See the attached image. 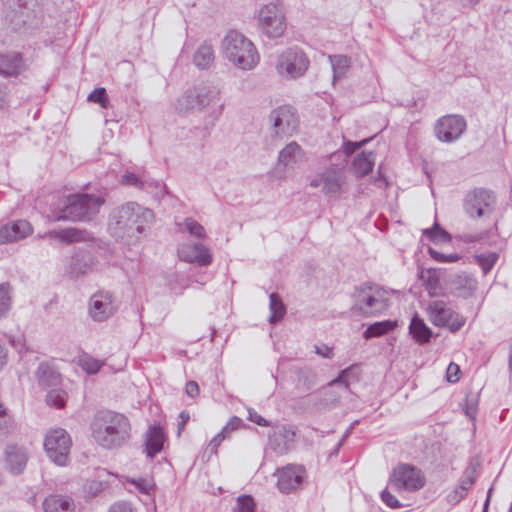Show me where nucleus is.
Wrapping results in <instances>:
<instances>
[{
	"label": "nucleus",
	"mask_w": 512,
	"mask_h": 512,
	"mask_svg": "<svg viewBox=\"0 0 512 512\" xmlns=\"http://www.w3.org/2000/svg\"><path fill=\"white\" fill-rule=\"evenodd\" d=\"M223 53L226 59L241 70H251L259 62L256 47L242 33L231 30L222 40Z\"/></svg>",
	"instance_id": "nucleus-6"
},
{
	"label": "nucleus",
	"mask_w": 512,
	"mask_h": 512,
	"mask_svg": "<svg viewBox=\"0 0 512 512\" xmlns=\"http://www.w3.org/2000/svg\"><path fill=\"white\" fill-rule=\"evenodd\" d=\"M36 375L39 384L44 387L56 386L60 381V374L47 363L39 365Z\"/></svg>",
	"instance_id": "nucleus-32"
},
{
	"label": "nucleus",
	"mask_w": 512,
	"mask_h": 512,
	"mask_svg": "<svg viewBox=\"0 0 512 512\" xmlns=\"http://www.w3.org/2000/svg\"><path fill=\"white\" fill-rule=\"evenodd\" d=\"M475 476L473 471H466L459 481V484L447 495V502L452 505L458 504L467 495L468 490L474 485Z\"/></svg>",
	"instance_id": "nucleus-25"
},
{
	"label": "nucleus",
	"mask_w": 512,
	"mask_h": 512,
	"mask_svg": "<svg viewBox=\"0 0 512 512\" xmlns=\"http://www.w3.org/2000/svg\"><path fill=\"white\" fill-rule=\"evenodd\" d=\"M496 196L486 188H474L463 199V209L470 218L490 216L495 210Z\"/></svg>",
	"instance_id": "nucleus-9"
},
{
	"label": "nucleus",
	"mask_w": 512,
	"mask_h": 512,
	"mask_svg": "<svg viewBox=\"0 0 512 512\" xmlns=\"http://www.w3.org/2000/svg\"><path fill=\"white\" fill-rule=\"evenodd\" d=\"M152 218V210L143 208L135 202H128L112 212L109 227L118 237H132L141 234L144 225Z\"/></svg>",
	"instance_id": "nucleus-3"
},
{
	"label": "nucleus",
	"mask_w": 512,
	"mask_h": 512,
	"mask_svg": "<svg viewBox=\"0 0 512 512\" xmlns=\"http://www.w3.org/2000/svg\"><path fill=\"white\" fill-rule=\"evenodd\" d=\"M215 55L212 45L204 42L201 44L193 56V62L199 69H207L214 62Z\"/></svg>",
	"instance_id": "nucleus-31"
},
{
	"label": "nucleus",
	"mask_w": 512,
	"mask_h": 512,
	"mask_svg": "<svg viewBox=\"0 0 512 512\" xmlns=\"http://www.w3.org/2000/svg\"><path fill=\"white\" fill-rule=\"evenodd\" d=\"M17 429L14 418L9 414L7 408L0 402V439L12 435Z\"/></svg>",
	"instance_id": "nucleus-35"
},
{
	"label": "nucleus",
	"mask_w": 512,
	"mask_h": 512,
	"mask_svg": "<svg viewBox=\"0 0 512 512\" xmlns=\"http://www.w3.org/2000/svg\"><path fill=\"white\" fill-rule=\"evenodd\" d=\"M175 109L181 114L206 113L205 129L210 130L223 113L224 103L220 90L212 85H198L187 89L175 102Z\"/></svg>",
	"instance_id": "nucleus-1"
},
{
	"label": "nucleus",
	"mask_w": 512,
	"mask_h": 512,
	"mask_svg": "<svg viewBox=\"0 0 512 512\" xmlns=\"http://www.w3.org/2000/svg\"><path fill=\"white\" fill-rule=\"evenodd\" d=\"M224 441V438L222 435L217 434L208 444L207 449L210 451L211 454H217L218 447L220 444Z\"/></svg>",
	"instance_id": "nucleus-56"
},
{
	"label": "nucleus",
	"mask_w": 512,
	"mask_h": 512,
	"mask_svg": "<svg viewBox=\"0 0 512 512\" xmlns=\"http://www.w3.org/2000/svg\"><path fill=\"white\" fill-rule=\"evenodd\" d=\"M460 372L459 366L455 363H450L447 368V380L451 383H455L459 380L458 374Z\"/></svg>",
	"instance_id": "nucleus-52"
},
{
	"label": "nucleus",
	"mask_w": 512,
	"mask_h": 512,
	"mask_svg": "<svg viewBox=\"0 0 512 512\" xmlns=\"http://www.w3.org/2000/svg\"><path fill=\"white\" fill-rule=\"evenodd\" d=\"M22 66L23 60L19 53L0 54V75L5 77L17 76L20 74Z\"/></svg>",
	"instance_id": "nucleus-26"
},
{
	"label": "nucleus",
	"mask_w": 512,
	"mask_h": 512,
	"mask_svg": "<svg viewBox=\"0 0 512 512\" xmlns=\"http://www.w3.org/2000/svg\"><path fill=\"white\" fill-rule=\"evenodd\" d=\"M421 278L424 279L426 289L429 292L430 295H435V291L438 288L439 280L436 276L435 272L433 271H426L425 273H421Z\"/></svg>",
	"instance_id": "nucleus-48"
},
{
	"label": "nucleus",
	"mask_w": 512,
	"mask_h": 512,
	"mask_svg": "<svg viewBox=\"0 0 512 512\" xmlns=\"http://www.w3.org/2000/svg\"><path fill=\"white\" fill-rule=\"evenodd\" d=\"M369 141V139H364L360 142H346L345 143V153L350 155L352 153H354L357 149H359L360 147H362L363 145H365L367 142Z\"/></svg>",
	"instance_id": "nucleus-55"
},
{
	"label": "nucleus",
	"mask_w": 512,
	"mask_h": 512,
	"mask_svg": "<svg viewBox=\"0 0 512 512\" xmlns=\"http://www.w3.org/2000/svg\"><path fill=\"white\" fill-rule=\"evenodd\" d=\"M78 365L88 374H96L101 367L104 365L103 361H100L88 354H83L78 359Z\"/></svg>",
	"instance_id": "nucleus-39"
},
{
	"label": "nucleus",
	"mask_w": 512,
	"mask_h": 512,
	"mask_svg": "<svg viewBox=\"0 0 512 512\" xmlns=\"http://www.w3.org/2000/svg\"><path fill=\"white\" fill-rule=\"evenodd\" d=\"M87 100L89 102L98 103L102 108H108L109 106V99L106 94L105 88H96L94 91H92Z\"/></svg>",
	"instance_id": "nucleus-47"
},
{
	"label": "nucleus",
	"mask_w": 512,
	"mask_h": 512,
	"mask_svg": "<svg viewBox=\"0 0 512 512\" xmlns=\"http://www.w3.org/2000/svg\"><path fill=\"white\" fill-rule=\"evenodd\" d=\"M67 394L61 389H53L48 392L46 396V402L49 406L56 407L58 409L63 408L66 403Z\"/></svg>",
	"instance_id": "nucleus-43"
},
{
	"label": "nucleus",
	"mask_w": 512,
	"mask_h": 512,
	"mask_svg": "<svg viewBox=\"0 0 512 512\" xmlns=\"http://www.w3.org/2000/svg\"><path fill=\"white\" fill-rule=\"evenodd\" d=\"M309 64L307 55L301 49L292 47L279 54L275 68L282 78L294 80L306 73Z\"/></svg>",
	"instance_id": "nucleus-7"
},
{
	"label": "nucleus",
	"mask_w": 512,
	"mask_h": 512,
	"mask_svg": "<svg viewBox=\"0 0 512 512\" xmlns=\"http://www.w3.org/2000/svg\"><path fill=\"white\" fill-rule=\"evenodd\" d=\"M248 419L259 426L268 427L270 423L259 415L254 409H248Z\"/></svg>",
	"instance_id": "nucleus-51"
},
{
	"label": "nucleus",
	"mask_w": 512,
	"mask_h": 512,
	"mask_svg": "<svg viewBox=\"0 0 512 512\" xmlns=\"http://www.w3.org/2000/svg\"><path fill=\"white\" fill-rule=\"evenodd\" d=\"M230 433H231V430H226V425H225L218 434L222 435V437L225 440L227 437H229Z\"/></svg>",
	"instance_id": "nucleus-64"
},
{
	"label": "nucleus",
	"mask_w": 512,
	"mask_h": 512,
	"mask_svg": "<svg viewBox=\"0 0 512 512\" xmlns=\"http://www.w3.org/2000/svg\"><path fill=\"white\" fill-rule=\"evenodd\" d=\"M122 183L153 193L156 196H163L166 193L165 185L163 183L147 177H140L133 172H126L122 176Z\"/></svg>",
	"instance_id": "nucleus-22"
},
{
	"label": "nucleus",
	"mask_w": 512,
	"mask_h": 512,
	"mask_svg": "<svg viewBox=\"0 0 512 512\" xmlns=\"http://www.w3.org/2000/svg\"><path fill=\"white\" fill-rule=\"evenodd\" d=\"M7 363V351L0 343V369Z\"/></svg>",
	"instance_id": "nucleus-62"
},
{
	"label": "nucleus",
	"mask_w": 512,
	"mask_h": 512,
	"mask_svg": "<svg viewBox=\"0 0 512 512\" xmlns=\"http://www.w3.org/2000/svg\"><path fill=\"white\" fill-rule=\"evenodd\" d=\"M269 299H270L269 308H270V313H271V315L269 317V321H270V323H276V322L280 321L286 314V307L283 304L279 295L276 293H271L269 296Z\"/></svg>",
	"instance_id": "nucleus-38"
},
{
	"label": "nucleus",
	"mask_w": 512,
	"mask_h": 512,
	"mask_svg": "<svg viewBox=\"0 0 512 512\" xmlns=\"http://www.w3.org/2000/svg\"><path fill=\"white\" fill-rule=\"evenodd\" d=\"M453 284L455 289L458 291V295L463 297L472 295L477 288L476 280L465 273L457 275L453 280Z\"/></svg>",
	"instance_id": "nucleus-34"
},
{
	"label": "nucleus",
	"mask_w": 512,
	"mask_h": 512,
	"mask_svg": "<svg viewBox=\"0 0 512 512\" xmlns=\"http://www.w3.org/2000/svg\"><path fill=\"white\" fill-rule=\"evenodd\" d=\"M234 512H255V502L249 495H242L237 498Z\"/></svg>",
	"instance_id": "nucleus-46"
},
{
	"label": "nucleus",
	"mask_w": 512,
	"mask_h": 512,
	"mask_svg": "<svg viewBox=\"0 0 512 512\" xmlns=\"http://www.w3.org/2000/svg\"><path fill=\"white\" fill-rule=\"evenodd\" d=\"M165 440V433L160 426L149 427L145 440L147 456L153 458L158 454L162 450Z\"/></svg>",
	"instance_id": "nucleus-24"
},
{
	"label": "nucleus",
	"mask_w": 512,
	"mask_h": 512,
	"mask_svg": "<svg viewBox=\"0 0 512 512\" xmlns=\"http://www.w3.org/2000/svg\"><path fill=\"white\" fill-rule=\"evenodd\" d=\"M242 424V420L236 416L232 417L228 423L226 424V430H231V432L237 430Z\"/></svg>",
	"instance_id": "nucleus-60"
},
{
	"label": "nucleus",
	"mask_w": 512,
	"mask_h": 512,
	"mask_svg": "<svg viewBox=\"0 0 512 512\" xmlns=\"http://www.w3.org/2000/svg\"><path fill=\"white\" fill-rule=\"evenodd\" d=\"M429 255L432 259H434L437 262L440 263H453L457 262L460 259V256L458 254H444L441 252H438L432 248H429L428 250Z\"/></svg>",
	"instance_id": "nucleus-49"
},
{
	"label": "nucleus",
	"mask_w": 512,
	"mask_h": 512,
	"mask_svg": "<svg viewBox=\"0 0 512 512\" xmlns=\"http://www.w3.org/2000/svg\"><path fill=\"white\" fill-rule=\"evenodd\" d=\"M498 259L499 255L496 252H489L486 254L475 256L477 264L481 267L485 275L491 271V269L494 267Z\"/></svg>",
	"instance_id": "nucleus-41"
},
{
	"label": "nucleus",
	"mask_w": 512,
	"mask_h": 512,
	"mask_svg": "<svg viewBox=\"0 0 512 512\" xmlns=\"http://www.w3.org/2000/svg\"><path fill=\"white\" fill-rule=\"evenodd\" d=\"M190 416H189V413H187L186 411H182L180 414H179V422H178V434L181 433V431L184 429L186 423L188 422Z\"/></svg>",
	"instance_id": "nucleus-61"
},
{
	"label": "nucleus",
	"mask_w": 512,
	"mask_h": 512,
	"mask_svg": "<svg viewBox=\"0 0 512 512\" xmlns=\"http://www.w3.org/2000/svg\"><path fill=\"white\" fill-rule=\"evenodd\" d=\"M389 300V292L385 288L366 282L355 288L351 310L365 317L379 316L388 309Z\"/></svg>",
	"instance_id": "nucleus-4"
},
{
	"label": "nucleus",
	"mask_w": 512,
	"mask_h": 512,
	"mask_svg": "<svg viewBox=\"0 0 512 512\" xmlns=\"http://www.w3.org/2000/svg\"><path fill=\"white\" fill-rule=\"evenodd\" d=\"M480 239H481V237L478 235H465L464 236V241L468 242V243L476 242V241H479Z\"/></svg>",
	"instance_id": "nucleus-63"
},
{
	"label": "nucleus",
	"mask_w": 512,
	"mask_h": 512,
	"mask_svg": "<svg viewBox=\"0 0 512 512\" xmlns=\"http://www.w3.org/2000/svg\"><path fill=\"white\" fill-rule=\"evenodd\" d=\"M178 255L181 260L188 263H196L199 266H207L212 262V254L209 249L201 243H186L178 248Z\"/></svg>",
	"instance_id": "nucleus-19"
},
{
	"label": "nucleus",
	"mask_w": 512,
	"mask_h": 512,
	"mask_svg": "<svg viewBox=\"0 0 512 512\" xmlns=\"http://www.w3.org/2000/svg\"><path fill=\"white\" fill-rule=\"evenodd\" d=\"M74 502L69 497L50 495L43 502L44 512H74Z\"/></svg>",
	"instance_id": "nucleus-27"
},
{
	"label": "nucleus",
	"mask_w": 512,
	"mask_h": 512,
	"mask_svg": "<svg viewBox=\"0 0 512 512\" xmlns=\"http://www.w3.org/2000/svg\"><path fill=\"white\" fill-rule=\"evenodd\" d=\"M313 188H322V192L328 197H338L346 186V176L342 169L330 167L322 174L310 181Z\"/></svg>",
	"instance_id": "nucleus-14"
},
{
	"label": "nucleus",
	"mask_w": 512,
	"mask_h": 512,
	"mask_svg": "<svg viewBox=\"0 0 512 512\" xmlns=\"http://www.w3.org/2000/svg\"><path fill=\"white\" fill-rule=\"evenodd\" d=\"M395 327V323L390 320L375 322L367 327L363 336L365 339H371L374 337H380Z\"/></svg>",
	"instance_id": "nucleus-37"
},
{
	"label": "nucleus",
	"mask_w": 512,
	"mask_h": 512,
	"mask_svg": "<svg viewBox=\"0 0 512 512\" xmlns=\"http://www.w3.org/2000/svg\"><path fill=\"white\" fill-rule=\"evenodd\" d=\"M48 236L50 238L59 239L60 241L68 244L75 242H89L93 240L92 235L87 230L78 228L49 231Z\"/></svg>",
	"instance_id": "nucleus-23"
},
{
	"label": "nucleus",
	"mask_w": 512,
	"mask_h": 512,
	"mask_svg": "<svg viewBox=\"0 0 512 512\" xmlns=\"http://www.w3.org/2000/svg\"><path fill=\"white\" fill-rule=\"evenodd\" d=\"M259 21L263 32L270 38L283 35L286 24L282 11L276 4H267L259 12Z\"/></svg>",
	"instance_id": "nucleus-15"
},
{
	"label": "nucleus",
	"mask_w": 512,
	"mask_h": 512,
	"mask_svg": "<svg viewBox=\"0 0 512 512\" xmlns=\"http://www.w3.org/2000/svg\"><path fill=\"white\" fill-rule=\"evenodd\" d=\"M423 234L435 243H445L451 241V236L447 231L442 229L438 223L430 229H425Z\"/></svg>",
	"instance_id": "nucleus-40"
},
{
	"label": "nucleus",
	"mask_w": 512,
	"mask_h": 512,
	"mask_svg": "<svg viewBox=\"0 0 512 512\" xmlns=\"http://www.w3.org/2000/svg\"><path fill=\"white\" fill-rule=\"evenodd\" d=\"M429 320L438 327H447L451 332L459 331L465 324V318L456 313L446 302L434 300L429 303Z\"/></svg>",
	"instance_id": "nucleus-11"
},
{
	"label": "nucleus",
	"mask_w": 512,
	"mask_h": 512,
	"mask_svg": "<svg viewBox=\"0 0 512 512\" xmlns=\"http://www.w3.org/2000/svg\"><path fill=\"white\" fill-rule=\"evenodd\" d=\"M374 161L375 156L372 152H362L354 158L351 169L357 177H364L372 171Z\"/></svg>",
	"instance_id": "nucleus-29"
},
{
	"label": "nucleus",
	"mask_w": 512,
	"mask_h": 512,
	"mask_svg": "<svg viewBox=\"0 0 512 512\" xmlns=\"http://www.w3.org/2000/svg\"><path fill=\"white\" fill-rule=\"evenodd\" d=\"M29 455L24 446L8 444L4 450V467L12 475L23 473L26 468Z\"/></svg>",
	"instance_id": "nucleus-18"
},
{
	"label": "nucleus",
	"mask_w": 512,
	"mask_h": 512,
	"mask_svg": "<svg viewBox=\"0 0 512 512\" xmlns=\"http://www.w3.org/2000/svg\"><path fill=\"white\" fill-rule=\"evenodd\" d=\"M269 445L279 455L290 451L295 441V432L290 426L282 425L275 428L268 435Z\"/></svg>",
	"instance_id": "nucleus-20"
},
{
	"label": "nucleus",
	"mask_w": 512,
	"mask_h": 512,
	"mask_svg": "<svg viewBox=\"0 0 512 512\" xmlns=\"http://www.w3.org/2000/svg\"><path fill=\"white\" fill-rule=\"evenodd\" d=\"M390 483L399 490L414 492L422 489L426 478L421 469L407 463H401L393 469Z\"/></svg>",
	"instance_id": "nucleus-10"
},
{
	"label": "nucleus",
	"mask_w": 512,
	"mask_h": 512,
	"mask_svg": "<svg viewBox=\"0 0 512 512\" xmlns=\"http://www.w3.org/2000/svg\"><path fill=\"white\" fill-rule=\"evenodd\" d=\"M303 157V151L296 142H290L279 153L278 165L290 167L295 165Z\"/></svg>",
	"instance_id": "nucleus-28"
},
{
	"label": "nucleus",
	"mask_w": 512,
	"mask_h": 512,
	"mask_svg": "<svg viewBox=\"0 0 512 512\" xmlns=\"http://www.w3.org/2000/svg\"><path fill=\"white\" fill-rule=\"evenodd\" d=\"M185 391L191 398L196 397L199 394V386L195 381H189L186 384Z\"/></svg>",
	"instance_id": "nucleus-58"
},
{
	"label": "nucleus",
	"mask_w": 512,
	"mask_h": 512,
	"mask_svg": "<svg viewBox=\"0 0 512 512\" xmlns=\"http://www.w3.org/2000/svg\"><path fill=\"white\" fill-rule=\"evenodd\" d=\"M409 332L419 344L428 343L432 337L431 329L418 316H414L409 326Z\"/></svg>",
	"instance_id": "nucleus-30"
},
{
	"label": "nucleus",
	"mask_w": 512,
	"mask_h": 512,
	"mask_svg": "<svg viewBox=\"0 0 512 512\" xmlns=\"http://www.w3.org/2000/svg\"><path fill=\"white\" fill-rule=\"evenodd\" d=\"M353 368H354L353 366H350V367L342 370L337 378H335L334 380L329 382L328 386L329 387L339 386L344 391H348L349 387H350L349 378L352 374Z\"/></svg>",
	"instance_id": "nucleus-45"
},
{
	"label": "nucleus",
	"mask_w": 512,
	"mask_h": 512,
	"mask_svg": "<svg viewBox=\"0 0 512 512\" xmlns=\"http://www.w3.org/2000/svg\"><path fill=\"white\" fill-rule=\"evenodd\" d=\"M8 106V93L7 86L0 84V110L5 109Z\"/></svg>",
	"instance_id": "nucleus-59"
},
{
	"label": "nucleus",
	"mask_w": 512,
	"mask_h": 512,
	"mask_svg": "<svg viewBox=\"0 0 512 512\" xmlns=\"http://www.w3.org/2000/svg\"><path fill=\"white\" fill-rule=\"evenodd\" d=\"M315 352L324 358L330 359L333 357L332 349L327 345H320V346L316 345Z\"/></svg>",
	"instance_id": "nucleus-57"
},
{
	"label": "nucleus",
	"mask_w": 512,
	"mask_h": 512,
	"mask_svg": "<svg viewBox=\"0 0 512 512\" xmlns=\"http://www.w3.org/2000/svg\"><path fill=\"white\" fill-rule=\"evenodd\" d=\"M466 129L467 121L462 115L448 114L435 122L433 132L438 141L450 144L459 140Z\"/></svg>",
	"instance_id": "nucleus-12"
},
{
	"label": "nucleus",
	"mask_w": 512,
	"mask_h": 512,
	"mask_svg": "<svg viewBox=\"0 0 512 512\" xmlns=\"http://www.w3.org/2000/svg\"><path fill=\"white\" fill-rule=\"evenodd\" d=\"M132 483L143 493H149L153 488V484L145 479L132 480Z\"/></svg>",
	"instance_id": "nucleus-54"
},
{
	"label": "nucleus",
	"mask_w": 512,
	"mask_h": 512,
	"mask_svg": "<svg viewBox=\"0 0 512 512\" xmlns=\"http://www.w3.org/2000/svg\"><path fill=\"white\" fill-rule=\"evenodd\" d=\"M272 134L276 137L291 136L298 127V117L293 107L283 105L275 108L269 115Z\"/></svg>",
	"instance_id": "nucleus-13"
},
{
	"label": "nucleus",
	"mask_w": 512,
	"mask_h": 512,
	"mask_svg": "<svg viewBox=\"0 0 512 512\" xmlns=\"http://www.w3.org/2000/svg\"><path fill=\"white\" fill-rule=\"evenodd\" d=\"M8 284H0V318L5 317L11 306V297Z\"/></svg>",
	"instance_id": "nucleus-44"
},
{
	"label": "nucleus",
	"mask_w": 512,
	"mask_h": 512,
	"mask_svg": "<svg viewBox=\"0 0 512 512\" xmlns=\"http://www.w3.org/2000/svg\"><path fill=\"white\" fill-rule=\"evenodd\" d=\"M117 309L116 299L109 291H98L90 298L89 314L94 321L103 322L109 319Z\"/></svg>",
	"instance_id": "nucleus-16"
},
{
	"label": "nucleus",
	"mask_w": 512,
	"mask_h": 512,
	"mask_svg": "<svg viewBox=\"0 0 512 512\" xmlns=\"http://www.w3.org/2000/svg\"><path fill=\"white\" fill-rule=\"evenodd\" d=\"M32 232L33 228L26 220L7 223L0 227V245L23 239Z\"/></svg>",
	"instance_id": "nucleus-21"
},
{
	"label": "nucleus",
	"mask_w": 512,
	"mask_h": 512,
	"mask_svg": "<svg viewBox=\"0 0 512 512\" xmlns=\"http://www.w3.org/2000/svg\"><path fill=\"white\" fill-rule=\"evenodd\" d=\"M328 58L332 66L334 80L342 78L350 67V59L344 55H330Z\"/></svg>",
	"instance_id": "nucleus-36"
},
{
	"label": "nucleus",
	"mask_w": 512,
	"mask_h": 512,
	"mask_svg": "<svg viewBox=\"0 0 512 512\" xmlns=\"http://www.w3.org/2000/svg\"><path fill=\"white\" fill-rule=\"evenodd\" d=\"M91 432L94 440L103 448L113 449L126 444L131 437L129 419L117 412H98L92 423Z\"/></svg>",
	"instance_id": "nucleus-2"
},
{
	"label": "nucleus",
	"mask_w": 512,
	"mask_h": 512,
	"mask_svg": "<svg viewBox=\"0 0 512 512\" xmlns=\"http://www.w3.org/2000/svg\"><path fill=\"white\" fill-rule=\"evenodd\" d=\"M94 265V260L89 254L77 253L73 256L70 265V273L73 276H79L87 273Z\"/></svg>",
	"instance_id": "nucleus-33"
},
{
	"label": "nucleus",
	"mask_w": 512,
	"mask_h": 512,
	"mask_svg": "<svg viewBox=\"0 0 512 512\" xmlns=\"http://www.w3.org/2000/svg\"><path fill=\"white\" fill-rule=\"evenodd\" d=\"M72 447V439L63 428L49 430L44 439V450L48 458L59 466H65L69 462V454Z\"/></svg>",
	"instance_id": "nucleus-8"
},
{
	"label": "nucleus",
	"mask_w": 512,
	"mask_h": 512,
	"mask_svg": "<svg viewBox=\"0 0 512 512\" xmlns=\"http://www.w3.org/2000/svg\"><path fill=\"white\" fill-rule=\"evenodd\" d=\"M182 225L191 236L198 239H204L206 237V231L204 227L195 219L187 217Z\"/></svg>",
	"instance_id": "nucleus-42"
},
{
	"label": "nucleus",
	"mask_w": 512,
	"mask_h": 512,
	"mask_svg": "<svg viewBox=\"0 0 512 512\" xmlns=\"http://www.w3.org/2000/svg\"><path fill=\"white\" fill-rule=\"evenodd\" d=\"M108 512H134V510L127 502H117L110 507Z\"/></svg>",
	"instance_id": "nucleus-53"
},
{
	"label": "nucleus",
	"mask_w": 512,
	"mask_h": 512,
	"mask_svg": "<svg viewBox=\"0 0 512 512\" xmlns=\"http://www.w3.org/2000/svg\"><path fill=\"white\" fill-rule=\"evenodd\" d=\"M381 499L390 508L396 509L402 507V504L399 502V500L388 490L382 491Z\"/></svg>",
	"instance_id": "nucleus-50"
},
{
	"label": "nucleus",
	"mask_w": 512,
	"mask_h": 512,
	"mask_svg": "<svg viewBox=\"0 0 512 512\" xmlns=\"http://www.w3.org/2000/svg\"><path fill=\"white\" fill-rule=\"evenodd\" d=\"M305 468L302 465L288 464L277 470V487L280 492L289 494L297 490L303 482Z\"/></svg>",
	"instance_id": "nucleus-17"
},
{
	"label": "nucleus",
	"mask_w": 512,
	"mask_h": 512,
	"mask_svg": "<svg viewBox=\"0 0 512 512\" xmlns=\"http://www.w3.org/2000/svg\"><path fill=\"white\" fill-rule=\"evenodd\" d=\"M104 199L94 194H73L66 198L62 208L53 212L54 221H89L99 213Z\"/></svg>",
	"instance_id": "nucleus-5"
}]
</instances>
